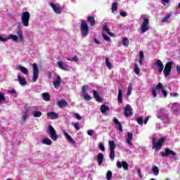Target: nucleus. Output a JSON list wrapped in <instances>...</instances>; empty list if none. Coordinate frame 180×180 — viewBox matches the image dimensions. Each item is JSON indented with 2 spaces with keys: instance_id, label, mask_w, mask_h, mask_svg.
<instances>
[{
  "instance_id": "f257e3e1",
  "label": "nucleus",
  "mask_w": 180,
  "mask_h": 180,
  "mask_svg": "<svg viewBox=\"0 0 180 180\" xmlns=\"http://www.w3.org/2000/svg\"><path fill=\"white\" fill-rule=\"evenodd\" d=\"M17 35L11 34L8 38H4L0 36V41H8V40L11 39L13 41H18V39L19 41H23V31L22 30V26L18 24V30L16 32Z\"/></svg>"
},
{
  "instance_id": "f03ea898",
  "label": "nucleus",
  "mask_w": 180,
  "mask_h": 180,
  "mask_svg": "<svg viewBox=\"0 0 180 180\" xmlns=\"http://www.w3.org/2000/svg\"><path fill=\"white\" fill-rule=\"evenodd\" d=\"M141 19L143 20L140 27L141 33H146V32L150 30V19L146 15H142Z\"/></svg>"
},
{
  "instance_id": "7ed1b4c3",
  "label": "nucleus",
  "mask_w": 180,
  "mask_h": 180,
  "mask_svg": "<svg viewBox=\"0 0 180 180\" xmlns=\"http://www.w3.org/2000/svg\"><path fill=\"white\" fill-rule=\"evenodd\" d=\"M165 141V137L160 138L158 142H156L155 138H153L152 139L153 148L155 149V151H160Z\"/></svg>"
},
{
  "instance_id": "20e7f679",
  "label": "nucleus",
  "mask_w": 180,
  "mask_h": 180,
  "mask_svg": "<svg viewBox=\"0 0 180 180\" xmlns=\"http://www.w3.org/2000/svg\"><path fill=\"white\" fill-rule=\"evenodd\" d=\"M30 20V13L23 12L21 14V23L24 27H29V21Z\"/></svg>"
},
{
  "instance_id": "39448f33",
  "label": "nucleus",
  "mask_w": 180,
  "mask_h": 180,
  "mask_svg": "<svg viewBox=\"0 0 180 180\" xmlns=\"http://www.w3.org/2000/svg\"><path fill=\"white\" fill-rule=\"evenodd\" d=\"M80 32L83 37H86V36L89 34V27H88V24L86 23V21L85 20L82 21Z\"/></svg>"
},
{
  "instance_id": "423d86ee",
  "label": "nucleus",
  "mask_w": 180,
  "mask_h": 180,
  "mask_svg": "<svg viewBox=\"0 0 180 180\" xmlns=\"http://www.w3.org/2000/svg\"><path fill=\"white\" fill-rule=\"evenodd\" d=\"M160 155H161V157H169V155H171L172 157H173L174 160H176V153L171 150L168 148H166L165 149V151L160 152Z\"/></svg>"
},
{
  "instance_id": "0eeeda50",
  "label": "nucleus",
  "mask_w": 180,
  "mask_h": 180,
  "mask_svg": "<svg viewBox=\"0 0 180 180\" xmlns=\"http://www.w3.org/2000/svg\"><path fill=\"white\" fill-rule=\"evenodd\" d=\"M157 117L158 119L162 120L164 123H165V120L166 122H168V115H167V111H165V109H160L157 112Z\"/></svg>"
},
{
  "instance_id": "6e6552de",
  "label": "nucleus",
  "mask_w": 180,
  "mask_h": 180,
  "mask_svg": "<svg viewBox=\"0 0 180 180\" xmlns=\"http://www.w3.org/2000/svg\"><path fill=\"white\" fill-rule=\"evenodd\" d=\"M39 78V68L37 64L34 63L32 65V82H36Z\"/></svg>"
},
{
  "instance_id": "1a4fd4ad",
  "label": "nucleus",
  "mask_w": 180,
  "mask_h": 180,
  "mask_svg": "<svg viewBox=\"0 0 180 180\" xmlns=\"http://www.w3.org/2000/svg\"><path fill=\"white\" fill-rule=\"evenodd\" d=\"M48 129L49 130V134L51 140H53V141H57V140L58 139V135H57L54 127H53V126L51 125H49Z\"/></svg>"
},
{
  "instance_id": "9d476101",
  "label": "nucleus",
  "mask_w": 180,
  "mask_h": 180,
  "mask_svg": "<svg viewBox=\"0 0 180 180\" xmlns=\"http://www.w3.org/2000/svg\"><path fill=\"white\" fill-rule=\"evenodd\" d=\"M173 65H174V62L173 61L168 62L165 65V68L163 70V72L165 74V77H168L169 75V74H171V70H172Z\"/></svg>"
},
{
  "instance_id": "9b49d317",
  "label": "nucleus",
  "mask_w": 180,
  "mask_h": 180,
  "mask_svg": "<svg viewBox=\"0 0 180 180\" xmlns=\"http://www.w3.org/2000/svg\"><path fill=\"white\" fill-rule=\"evenodd\" d=\"M164 86L162 84L159 83L158 85L152 89V95L154 98H157V94H160L162 91Z\"/></svg>"
},
{
  "instance_id": "f8f14e48",
  "label": "nucleus",
  "mask_w": 180,
  "mask_h": 180,
  "mask_svg": "<svg viewBox=\"0 0 180 180\" xmlns=\"http://www.w3.org/2000/svg\"><path fill=\"white\" fill-rule=\"evenodd\" d=\"M56 64H57L58 67L60 70H63V71H70V70H71V67H70V65H67V63H64V62H63V60L56 62Z\"/></svg>"
},
{
  "instance_id": "ddd939ff",
  "label": "nucleus",
  "mask_w": 180,
  "mask_h": 180,
  "mask_svg": "<svg viewBox=\"0 0 180 180\" xmlns=\"http://www.w3.org/2000/svg\"><path fill=\"white\" fill-rule=\"evenodd\" d=\"M61 77L60 75H56V78L53 82V85L56 89H58L60 88V85H61L62 82Z\"/></svg>"
},
{
  "instance_id": "4468645a",
  "label": "nucleus",
  "mask_w": 180,
  "mask_h": 180,
  "mask_svg": "<svg viewBox=\"0 0 180 180\" xmlns=\"http://www.w3.org/2000/svg\"><path fill=\"white\" fill-rule=\"evenodd\" d=\"M131 106L129 104L126 105L125 108H124V116H126V117H129L130 116H131L132 113H131Z\"/></svg>"
},
{
  "instance_id": "2eb2a0df",
  "label": "nucleus",
  "mask_w": 180,
  "mask_h": 180,
  "mask_svg": "<svg viewBox=\"0 0 180 180\" xmlns=\"http://www.w3.org/2000/svg\"><path fill=\"white\" fill-rule=\"evenodd\" d=\"M126 143L128 146H133V133L128 132L126 139Z\"/></svg>"
},
{
  "instance_id": "dca6fc26",
  "label": "nucleus",
  "mask_w": 180,
  "mask_h": 180,
  "mask_svg": "<svg viewBox=\"0 0 180 180\" xmlns=\"http://www.w3.org/2000/svg\"><path fill=\"white\" fill-rule=\"evenodd\" d=\"M155 65L157 67L159 72H162L164 70V64H162V61H161V60H156Z\"/></svg>"
},
{
  "instance_id": "f3484780",
  "label": "nucleus",
  "mask_w": 180,
  "mask_h": 180,
  "mask_svg": "<svg viewBox=\"0 0 180 180\" xmlns=\"http://www.w3.org/2000/svg\"><path fill=\"white\" fill-rule=\"evenodd\" d=\"M18 81L21 86H25L27 84V81L26 80V78L19 75H18Z\"/></svg>"
},
{
  "instance_id": "a211bd4d",
  "label": "nucleus",
  "mask_w": 180,
  "mask_h": 180,
  "mask_svg": "<svg viewBox=\"0 0 180 180\" xmlns=\"http://www.w3.org/2000/svg\"><path fill=\"white\" fill-rule=\"evenodd\" d=\"M113 122L115 124V127H117L120 132L123 131V127L117 118L115 117L113 119Z\"/></svg>"
},
{
  "instance_id": "6ab92c4d",
  "label": "nucleus",
  "mask_w": 180,
  "mask_h": 180,
  "mask_svg": "<svg viewBox=\"0 0 180 180\" xmlns=\"http://www.w3.org/2000/svg\"><path fill=\"white\" fill-rule=\"evenodd\" d=\"M103 158H105V157L103 156V153H98L97 155L96 160H97L98 165L99 166L102 165L103 162Z\"/></svg>"
},
{
  "instance_id": "aec40b11",
  "label": "nucleus",
  "mask_w": 180,
  "mask_h": 180,
  "mask_svg": "<svg viewBox=\"0 0 180 180\" xmlns=\"http://www.w3.org/2000/svg\"><path fill=\"white\" fill-rule=\"evenodd\" d=\"M48 119L54 120L58 119V115L54 112H50L46 114Z\"/></svg>"
},
{
  "instance_id": "412c9836",
  "label": "nucleus",
  "mask_w": 180,
  "mask_h": 180,
  "mask_svg": "<svg viewBox=\"0 0 180 180\" xmlns=\"http://www.w3.org/2000/svg\"><path fill=\"white\" fill-rule=\"evenodd\" d=\"M50 6H51L53 11H55V13H61V8H60V6H56L53 4H51Z\"/></svg>"
},
{
  "instance_id": "4be33fe9",
  "label": "nucleus",
  "mask_w": 180,
  "mask_h": 180,
  "mask_svg": "<svg viewBox=\"0 0 180 180\" xmlns=\"http://www.w3.org/2000/svg\"><path fill=\"white\" fill-rule=\"evenodd\" d=\"M63 131L65 133L64 136L68 141H69V143H71V144H75V140H74V139H72L71 136H70V134H68V133H67L65 131Z\"/></svg>"
},
{
  "instance_id": "5701e85b",
  "label": "nucleus",
  "mask_w": 180,
  "mask_h": 180,
  "mask_svg": "<svg viewBox=\"0 0 180 180\" xmlns=\"http://www.w3.org/2000/svg\"><path fill=\"white\" fill-rule=\"evenodd\" d=\"M40 143L41 144H45V146H51V144H53V142L51 141V140H50L47 138H44V139H41L40 141Z\"/></svg>"
},
{
  "instance_id": "b1692460",
  "label": "nucleus",
  "mask_w": 180,
  "mask_h": 180,
  "mask_svg": "<svg viewBox=\"0 0 180 180\" xmlns=\"http://www.w3.org/2000/svg\"><path fill=\"white\" fill-rule=\"evenodd\" d=\"M58 106H59V108H65V106L68 105V103H67V101L65 100H60L59 101H58Z\"/></svg>"
},
{
  "instance_id": "393cba45",
  "label": "nucleus",
  "mask_w": 180,
  "mask_h": 180,
  "mask_svg": "<svg viewBox=\"0 0 180 180\" xmlns=\"http://www.w3.org/2000/svg\"><path fill=\"white\" fill-rule=\"evenodd\" d=\"M17 68L18 70H19V71H21V72L25 75H27V74H29V70H27V69H26V68L23 66L18 65Z\"/></svg>"
},
{
  "instance_id": "a878e982",
  "label": "nucleus",
  "mask_w": 180,
  "mask_h": 180,
  "mask_svg": "<svg viewBox=\"0 0 180 180\" xmlns=\"http://www.w3.org/2000/svg\"><path fill=\"white\" fill-rule=\"evenodd\" d=\"M122 98H123V93L122 92V89H118V98H117L118 103H123Z\"/></svg>"
},
{
  "instance_id": "bb28decb",
  "label": "nucleus",
  "mask_w": 180,
  "mask_h": 180,
  "mask_svg": "<svg viewBox=\"0 0 180 180\" xmlns=\"http://www.w3.org/2000/svg\"><path fill=\"white\" fill-rule=\"evenodd\" d=\"M93 95H94V97L95 98L96 101H97V102L102 101V98H101V96H99V93H98L96 91L93 90Z\"/></svg>"
},
{
  "instance_id": "cd10ccee",
  "label": "nucleus",
  "mask_w": 180,
  "mask_h": 180,
  "mask_svg": "<svg viewBox=\"0 0 180 180\" xmlns=\"http://www.w3.org/2000/svg\"><path fill=\"white\" fill-rule=\"evenodd\" d=\"M171 22V15H167L163 19L161 20L162 23H169Z\"/></svg>"
},
{
  "instance_id": "c85d7f7f",
  "label": "nucleus",
  "mask_w": 180,
  "mask_h": 180,
  "mask_svg": "<svg viewBox=\"0 0 180 180\" xmlns=\"http://www.w3.org/2000/svg\"><path fill=\"white\" fill-rule=\"evenodd\" d=\"M172 110H174L175 112H176V110H179L180 104L178 103H173V105L172 106Z\"/></svg>"
},
{
  "instance_id": "c756f323",
  "label": "nucleus",
  "mask_w": 180,
  "mask_h": 180,
  "mask_svg": "<svg viewBox=\"0 0 180 180\" xmlns=\"http://www.w3.org/2000/svg\"><path fill=\"white\" fill-rule=\"evenodd\" d=\"M42 98L44 101H46V102H49V101H50V94L49 93H43Z\"/></svg>"
},
{
  "instance_id": "7c9ffc66",
  "label": "nucleus",
  "mask_w": 180,
  "mask_h": 180,
  "mask_svg": "<svg viewBox=\"0 0 180 180\" xmlns=\"http://www.w3.org/2000/svg\"><path fill=\"white\" fill-rule=\"evenodd\" d=\"M152 171L156 176L160 174V169H158V167L153 166L152 168Z\"/></svg>"
},
{
  "instance_id": "2f4dec72",
  "label": "nucleus",
  "mask_w": 180,
  "mask_h": 180,
  "mask_svg": "<svg viewBox=\"0 0 180 180\" xmlns=\"http://www.w3.org/2000/svg\"><path fill=\"white\" fill-rule=\"evenodd\" d=\"M144 60V53L143 51L139 52V64L141 65L143 64V61Z\"/></svg>"
},
{
  "instance_id": "473e14b6",
  "label": "nucleus",
  "mask_w": 180,
  "mask_h": 180,
  "mask_svg": "<svg viewBox=\"0 0 180 180\" xmlns=\"http://www.w3.org/2000/svg\"><path fill=\"white\" fill-rule=\"evenodd\" d=\"M110 144V150L115 151V148H116V143L113 141H109Z\"/></svg>"
},
{
  "instance_id": "72a5a7b5",
  "label": "nucleus",
  "mask_w": 180,
  "mask_h": 180,
  "mask_svg": "<svg viewBox=\"0 0 180 180\" xmlns=\"http://www.w3.org/2000/svg\"><path fill=\"white\" fill-rule=\"evenodd\" d=\"M107 110H109V106L105 105H102L101 106V113H106Z\"/></svg>"
},
{
  "instance_id": "f704fd0d",
  "label": "nucleus",
  "mask_w": 180,
  "mask_h": 180,
  "mask_svg": "<svg viewBox=\"0 0 180 180\" xmlns=\"http://www.w3.org/2000/svg\"><path fill=\"white\" fill-rule=\"evenodd\" d=\"M83 98L84 99V101H91L92 100V97L91 96H89V94H88V93H84L83 94Z\"/></svg>"
},
{
  "instance_id": "c9c22d12",
  "label": "nucleus",
  "mask_w": 180,
  "mask_h": 180,
  "mask_svg": "<svg viewBox=\"0 0 180 180\" xmlns=\"http://www.w3.org/2000/svg\"><path fill=\"white\" fill-rule=\"evenodd\" d=\"M134 71L136 75H140V68L136 63L134 64Z\"/></svg>"
},
{
  "instance_id": "e433bc0d",
  "label": "nucleus",
  "mask_w": 180,
  "mask_h": 180,
  "mask_svg": "<svg viewBox=\"0 0 180 180\" xmlns=\"http://www.w3.org/2000/svg\"><path fill=\"white\" fill-rule=\"evenodd\" d=\"M105 65L108 67V70H112V63L109 60V58H105Z\"/></svg>"
},
{
  "instance_id": "4c0bfd02",
  "label": "nucleus",
  "mask_w": 180,
  "mask_h": 180,
  "mask_svg": "<svg viewBox=\"0 0 180 180\" xmlns=\"http://www.w3.org/2000/svg\"><path fill=\"white\" fill-rule=\"evenodd\" d=\"M32 115L34 117H41L42 113L41 111H33Z\"/></svg>"
},
{
  "instance_id": "58836bf2",
  "label": "nucleus",
  "mask_w": 180,
  "mask_h": 180,
  "mask_svg": "<svg viewBox=\"0 0 180 180\" xmlns=\"http://www.w3.org/2000/svg\"><path fill=\"white\" fill-rule=\"evenodd\" d=\"M122 45L124 47H129V39L123 38V39H122Z\"/></svg>"
},
{
  "instance_id": "ea45409f",
  "label": "nucleus",
  "mask_w": 180,
  "mask_h": 180,
  "mask_svg": "<svg viewBox=\"0 0 180 180\" xmlns=\"http://www.w3.org/2000/svg\"><path fill=\"white\" fill-rule=\"evenodd\" d=\"M87 20L91 23V26H95V18L94 17H89Z\"/></svg>"
},
{
  "instance_id": "a19ab883",
  "label": "nucleus",
  "mask_w": 180,
  "mask_h": 180,
  "mask_svg": "<svg viewBox=\"0 0 180 180\" xmlns=\"http://www.w3.org/2000/svg\"><path fill=\"white\" fill-rule=\"evenodd\" d=\"M117 11V3L115 2L112 4V12L115 13Z\"/></svg>"
},
{
  "instance_id": "79ce46f5",
  "label": "nucleus",
  "mask_w": 180,
  "mask_h": 180,
  "mask_svg": "<svg viewBox=\"0 0 180 180\" xmlns=\"http://www.w3.org/2000/svg\"><path fill=\"white\" fill-rule=\"evenodd\" d=\"M72 124L76 130H79V129H81V125H79L78 122H72Z\"/></svg>"
},
{
  "instance_id": "37998d69",
  "label": "nucleus",
  "mask_w": 180,
  "mask_h": 180,
  "mask_svg": "<svg viewBox=\"0 0 180 180\" xmlns=\"http://www.w3.org/2000/svg\"><path fill=\"white\" fill-rule=\"evenodd\" d=\"M110 158L111 161L115 160V150H110Z\"/></svg>"
},
{
  "instance_id": "c03bdc74",
  "label": "nucleus",
  "mask_w": 180,
  "mask_h": 180,
  "mask_svg": "<svg viewBox=\"0 0 180 180\" xmlns=\"http://www.w3.org/2000/svg\"><path fill=\"white\" fill-rule=\"evenodd\" d=\"M67 60H68V61H74L75 63H77V61L79 60L77 56H74L72 58H68Z\"/></svg>"
},
{
  "instance_id": "a18cd8bd",
  "label": "nucleus",
  "mask_w": 180,
  "mask_h": 180,
  "mask_svg": "<svg viewBox=\"0 0 180 180\" xmlns=\"http://www.w3.org/2000/svg\"><path fill=\"white\" fill-rule=\"evenodd\" d=\"M122 167L124 168V169H126L127 171V169H129V165L127 164V162H126V161L122 162Z\"/></svg>"
},
{
  "instance_id": "49530a36",
  "label": "nucleus",
  "mask_w": 180,
  "mask_h": 180,
  "mask_svg": "<svg viewBox=\"0 0 180 180\" xmlns=\"http://www.w3.org/2000/svg\"><path fill=\"white\" fill-rule=\"evenodd\" d=\"M5 95L3 93H0V103H2V102H5L6 101Z\"/></svg>"
},
{
  "instance_id": "de8ad7c7",
  "label": "nucleus",
  "mask_w": 180,
  "mask_h": 180,
  "mask_svg": "<svg viewBox=\"0 0 180 180\" xmlns=\"http://www.w3.org/2000/svg\"><path fill=\"white\" fill-rule=\"evenodd\" d=\"M103 30H105V32L110 34V36H112V33L110 32V30H109V28L108 27V25L103 26Z\"/></svg>"
},
{
  "instance_id": "09e8293b",
  "label": "nucleus",
  "mask_w": 180,
  "mask_h": 180,
  "mask_svg": "<svg viewBox=\"0 0 180 180\" xmlns=\"http://www.w3.org/2000/svg\"><path fill=\"white\" fill-rule=\"evenodd\" d=\"M132 89H133V87L131 86V84H129V86H128V91L127 93V95H128V96H130V95H131Z\"/></svg>"
},
{
  "instance_id": "8fccbe9b",
  "label": "nucleus",
  "mask_w": 180,
  "mask_h": 180,
  "mask_svg": "<svg viewBox=\"0 0 180 180\" xmlns=\"http://www.w3.org/2000/svg\"><path fill=\"white\" fill-rule=\"evenodd\" d=\"M8 94H10V95H16V90L15 89H10L8 91Z\"/></svg>"
},
{
  "instance_id": "3c124183",
  "label": "nucleus",
  "mask_w": 180,
  "mask_h": 180,
  "mask_svg": "<svg viewBox=\"0 0 180 180\" xmlns=\"http://www.w3.org/2000/svg\"><path fill=\"white\" fill-rule=\"evenodd\" d=\"M111 178H112V171L109 170L107 172V179L110 180Z\"/></svg>"
},
{
  "instance_id": "603ef678",
  "label": "nucleus",
  "mask_w": 180,
  "mask_h": 180,
  "mask_svg": "<svg viewBox=\"0 0 180 180\" xmlns=\"http://www.w3.org/2000/svg\"><path fill=\"white\" fill-rule=\"evenodd\" d=\"M103 34V37L104 39V40H105V41H110V37H109L108 35L105 34Z\"/></svg>"
},
{
  "instance_id": "864d4df0",
  "label": "nucleus",
  "mask_w": 180,
  "mask_h": 180,
  "mask_svg": "<svg viewBox=\"0 0 180 180\" xmlns=\"http://www.w3.org/2000/svg\"><path fill=\"white\" fill-rule=\"evenodd\" d=\"M98 148H100L101 151H105V146L103 145V143H99Z\"/></svg>"
},
{
  "instance_id": "5fc2aeb1",
  "label": "nucleus",
  "mask_w": 180,
  "mask_h": 180,
  "mask_svg": "<svg viewBox=\"0 0 180 180\" xmlns=\"http://www.w3.org/2000/svg\"><path fill=\"white\" fill-rule=\"evenodd\" d=\"M86 88H89V86H83L82 87V94H86Z\"/></svg>"
},
{
  "instance_id": "6e6d98bb",
  "label": "nucleus",
  "mask_w": 180,
  "mask_h": 180,
  "mask_svg": "<svg viewBox=\"0 0 180 180\" xmlns=\"http://www.w3.org/2000/svg\"><path fill=\"white\" fill-rule=\"evenodd\" d=\"M162 92L164 98H167V96H168V92L166 91V90H165V89H164V87L162 89Z\"/></svg>"
},
{
  "instance_id": "4d7b16f0",
  "label": "nucleus",
  "mask_w": 180,
  "mask_h": 180,
  "mask_svg": "<svg viewBox=\"0 0 180 180\" xmlns=\"http://www.w3.org/2000/svg\"><path fill=\"white\" fill-rule=\"evenodd\" d=\"M170 96L172 98H178L179 96V94L175 92V93H170Z\"/></svg>"
},
{
  "instance_id": "13d9d810",
  "label": "nucleus",
  "mask_w": 180,
  "mask_h": 180,
  "mask_svg": "<svg viewBox=\"0 0 180 180\" xmlns=\"http://www.w3.org/2000/svg\"><path fill=\"white\" fill-rule=\"evenodd\" d=\"M143 117H139V118L137 119V123L139 124L142 125L143 124Z\"/></svg>"
},
{
  "instance_id": "bf43d9fd",
  "label": "nucleus",
  "mask_w": 180,
  "mask_h": 180,
  "mask_svg": "<svg viewBox=\"0 0 180 180\" xmlns=\"http://www.w3.org/2000/svg\"><path fill=\"white\" fill-rule=\"evenodd\" d=\"M94 133H95V131L94 129H90V130L87 131V134L89 136H92L94 134Z\"/></svg>"
},
{
  "instance_id": "052dcab7",
  "label": "nucleus",
  "mask_w": 180,
  "mask_h": 180,
  "mask_svg": "<svg viewBox=\"0 0 180 180\" xmlns=\"http://www.w3.org/2000/svg\"><path fill=\"white\" fill-rule=\"evenodd\" d=\"M137 172H138V174L139 175V178L141 179H143V175L141 174V171L140 170V169H137Z\"/></svg>"
},
{
  "instance_id": "680f3d73",
  "label": "nucleus",
  "mask_w": 180,
  "mask_h": 180,
  "mask_svg": "<svg viewBox=\"0 0 180 180\" xmlns=\"http://www.w3.org/2000/svg\"><path fill=\"white\" fill-rule=\"evenodd\" d=\"M120 15L122 16V18H126L127 16V13L124 11L120 12Z\"/></svg>"
},
{
  "instance_id": "e2e57ef3",
  "label": "nucleus",
  "mask_w": 180,
  "mask_h": 180,
  "mask_svg": "<svg viewBox=\"0 0 180 180\" xmlns=\"http://www.w3.org/2000/svg\"><path fill=\"white\" fill-rule=\"evenodd\" d=\"M75 116L76 119H77V120H81V119H82V117H81V115H79V114H78V113H76L75 115Z\"/></svg>"
},
{
  "instance_id": "0e129e2a",
  "label": "nucleus",
  "mask_w": 180,
  "mask_h": 180,
  "mask_svg": "<svg viewBox=\"0 0 180 180\" xmlns=\"http://www.w3.org/2000/svg\"><path fill=\"white\" fill-rule=\"evenodd\" d=\"M122 163L120 161L117 162V168H122Z\"/></svg>"
},
{
  "instance_id": "69168bd1",
  "label": "nucleus",
  "mask_w": 180,
  "mask_h": 180,
  "mask_svg": "<svg viewBox=\"0 0 180 180\" xmlns=\"http://www.w3.org/2000/svg\"><path fill=\"white\" fill-rule=\"evenodd\" d=\"M169 0H162V5H165V4H168Z\"/></svg>"
},
{
  "instance_id": "338daca9",
  "label": "nucleus",
  "mask_w": 180,
  "mask_h": 180,
  "mask_svg": "<svg viewBox=\"0 0 180 180\" xmlns=\"http://www.w3.org/2000/svg\"><path fill=\"white\" fill-rule=\"evenodd\" d=\"M155 127H156V129L160 130V129H161V124H160V123L156 124Z\"/></svg>"
},
{
  "instance_id": "774afa93",
  "label": "nucleus",
  "mask_w": 180,
  "mask_h": 180,
  "mask_svg": "<svg viewBox=\"0 0 180 180\" xmlns=\"http://www.w3.org/2000/svg\"><path fill=\"white\" fill-rule=\"evenodd\" d=\"M176 71H177L178 74H180V66L179 65L176 66Z\"/></svg>"
}]
</instances>
